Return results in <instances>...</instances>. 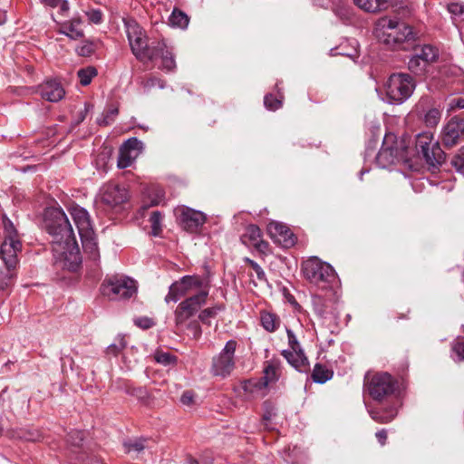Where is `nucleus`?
Instances as JSON below:
<instances>
[{"instance_id": "f257e3e1", "label": "nucleus", "mask_w": 464, "mask_h": 464, "mask_svg": "<svg viewBox=\"0 0 464 464\" xmlns=\"http://www.w3.org/2000/svg\"><path fill=\"white\" fill-rule=\"evenodd\" d=\"M46 215L45 227L53 237L55 264L63 269L76 271L82 263V256L66 214L61 208H53Z\"/></svg>"}, {"instance_id": "f03ea898", "label": "nucleus", "mask_w": 464, "mask_h": 464, "mask_svg": "<svg viewBox=\"0 0 464 464\" xmlns=\"http://www.w3.org/2000/svg\"><path fill=\"white\" fill-rule=\"evenodd\" d=\"M374 34L380 42L394 49L414 39V33L410 25L386 16L376 23Z\"/></svg>"}, {"instance_id": "7ed1b4c3", "label": "nucleus", "mask_w": 464, "mask_h": 464, "mask_svg": "<svg viewBox=\"0 0 464 464\" xmlns=\"http://www.w3.org/2000/svg\"><path fill=\"white\" fill-rule=\"evenodd\" d=\"M127 38L132 53L140 60H154L152 46H149L144 30L132 18H123Z\"/></svg>"}, {"instance_id": "20e7f679", "label": "nucleus", "mask_w": 464, "mask_h": 464, "mask_svg": "<svg viewBox=\"0 0 464 464\" xmlns=\"http://www.w3.org/2000/svg\"><path fill=\"white\" fill-rule=\"evenodd\" d=\"M415 89L413 78L407 73H393L385 83L386 101L401 104L408 100Z\"/></svg>"}, {"instance_id": "39448f33", "label": "nucleus", "mask_w": 464, "mask_h": 464, "mask_svg": "<svg viewBox=\"0 0 464 464\" xmlns=\"http://www.w3.org/2000/svg\"><path fill=\"white\" fill-rule=\"evenodd\" d=\"M3 224L5 240L0 247V257L10 269L17 263V253L21 251L22 244L13 223L5 216L3 217Z\"/></svg>"}, {"instance_id": "423d86ee", "label": "nucleus", "mask_w": 464, "mask_h": 464, "mask_svg": "<svg viewBox=\"0 0 464 464\" xmlns=\"http://www.w3.org/2000/svg\"><path fill=\"white\" fill-rule=\"evenodd\" d=\"M203 289H208V282L198 276H184L179 280L175 281L169 288V293L165 296V302H178L181 297L194 292H199Z\"/></svg>"}, {"instance_id": "0eeeda50", "label": "nucleus", "mask_w": 464, "mask_h": 464, "mask_svg": "<svg viewBox=\"0 0 464 464\" xmlns=\"http://www.w3.org/2000/svg\"><path fill=\"white\" fill-rule=\"evenodd\" d=\"M406 147L402 140H397L392 133L386 134L382 146L376 156V162L381 168H387L406 159Z\"/></svg>"}, {"instance_id": "6e6552de", "label": "nucleus", "mask_w": 464, "mask_h": 464, "mask_svg": "<svg viewBox=\"0 0 464 464\" xmlns=\"http://www.w3.org/2000/svg\"><path fill=\"white\" fill-rule=\"evenodd\" d=\"M208 295V289H203L179 304L174 312L175 325L178 329L185 325L188 319L200 310L207 303Z\"/></svg>"}, {"instance_id": "1a4fd4ad", "label": "nucleus", "mask_w": 464, "mask_h": 464, "mask_svg": "<svg viewBox=\"0 0 464 464\" xmlns=\"http://www.w3.org/2000/svg\"><path fill=\"white\" fill-rule=\"evenodd\" d=\"M102 294L111 299H127L137 292V283L124 276H112L102 285Z\"/></svg>"}, {"instance_id": "9d476101", "label": "nucleus", "mask_w": 464, "mask_h": 464, "mask_svg": "<svg viewBox=\"0 0 464 464\" xmlns=\"http://www.w3.org/2000/svg\"><path fill=\"white\" fill-rule=\"evenodd\" d=\"M302 271L304 277L312 284L319 285L322 283H329L335 277V273L331 265L323 262L316 256H312L302 264Z\"/></svg>"}, {"instance_id": "9b49d317", "label": "nucleus", "mask_w": 464, "mask_h": 464, "mask_svg": "<svg viewBox=\"0 0 464 464\" xmlns=\"http://www.w3.org/2000/svg\"><path fill=\"white\" fill-rule=\"evenodd\" d=\"M416 149L422 153L427 164L430 167H438L445 160V153L438 141L433 142V135L430 131H424L417 136Z\"/></svg>"}, {"instance_id": "f8f14e48", "label": "nucleus", "mask_w": 464, "mask_h": 464, "mask_svg": "<svg viewBox=\"0 0 464 464\" xmlns=\"http://www.w3.org/2000/svg\"><path fill=\"white\" fill-rule=\"evenodd\" d=\"M237 343L235 340L226 343L222 351L213 358L211 372L216 376L227 377L235 368V352Z\"/></svg>"}, {"instance_id": "ddd939ff", "label": "nucleus", "mask_w": 464, "mask_h": 464, "mask_svg": "<svg viewBox=\"0 0 464 464\" xmlns=\"http://www.w3.org/2000/svg\"><path fill=\"white\" fill-rule=\"evenodd\" d=\"M367 390L372 399L382 401L393 393L395 382L387 372L376 373L367 382Z\"/></svg>"}, {"instance_id": "4468645a", "label": "nucleus", "mask_w": 464, "mask_h": 464, "mask_svg": "<svg viewBox=\"0 0 464 464\" xmlns=\"http://www.w3.org/2000/svg\"><path fill=\"white\" fill-rule=\"evenodd\" d=\"M175 215L180 225L189 232H195L206 221L204 213L185 206L178 207Z\"/></svg>"}, {"instance_id": "2eb2a0df", "label": "nucleus", "mask_w": 464, "mask_h": 464, "mask_svg": "<svg viewBox=\"0 0 464 464\" xmlns=\"http://www.w3.org/2000/svg\"><path fill=\"white\" fill-rule=\"evenodd\" d=\"M464 136V119L455 116L442 128L440 139L445 147L455 146Z\"/></svg>"}, {"instance_id": "dca6fc26", "label": "nucleus", "mask_w": 464, "mask_h": 464, "mask_svg": "<svg viewBox=\"0 0 464 464\" xmlns=\"http://www.w3.org/2000/svg\"><path fill=\"white\" fill-rule=\"evenodd\" d=\"M143 149V143L137 138L127 140L120 148L117 165L120 169L130 167Z\"/></svg>"}, {"instance_id": "f3484780", "label": "nucleus", "mask_w": 464, "mask_h": 464, "mask_svg": "<svg viewBox=\"0 0 464 464\" xmlns=\"http://www.w3.org/2000/svg\"><path fill=\"white\" fill-rule=\"evenodd\" d=\"M270 237L283 247L288 248L295 245V237L290 228L283 223L272 221L267 226Z\"/></svg>"}, {"instance_id": "a211bd4d", "label": "nucleus", "mask_w": 464, "mask_h": 464, "mask_svg": "<svg viewBox=\"0 0 464 464\" xmlns=\"http://www.w3.org/2000/svg\"><path fill=\"white\" fill-rule=\"evenodd\" d=\"M101 198L104 204L110 207H116L127 200L128 192L123 187L107 184L102 189Z\"/></svg>"}, {"instance_id": "6ab92c4d", "label": "nucleus", "mask_w": 464, "mask_h": 464, "mask_svg": "<svg viewBox=\"0 0 464 464\" xmlns=\"http://www.w3.org/2000/svg\"><path fill=\"white\" fill-rule=\"evenodd\" d=\"M241 240L245 245L253 246L263 253L268 248V244L262 239L260 228L256 225H250L246 228L245 233L241 237Z\"/></svg>"}, {"instance_id": "aec40b11", "label": "nucleus", "mask_w": 464, "mask_h": 464, "mask_svg": "<svg viewBox=\"0 0 464 464\" xmlns=\"http://www.w3.org/2000/svg\"><path fill=\"white\" fill-rule=\"evenodd\" d=\"M70 215L78 228L79 235L92 231V226L88 212L78 205H72L69 208Z\"/></svg>"}, {"instance_id": "412c9836", "label": "nucleus", "mask_w": 464, "mask_h": 464, "mask_svg": "<svg viewBox=\"0 0 464 464\" xmlns=\"http://www.w3.org/2000/svg\"><path fill=\"white\" fill-rule=\"evenodd\" d=\"M41 96L48 102H57L65 94L63 86L56 81H46L40 86Z\"/></svg>"}, {"instance_id": "4be33fe9", "label": "nucleus", "mask_w": 464, "mask_h": 464, "mask_svg": "<svg viewBox=\"0 0 464 464\" xmlns=\"http://www.w3.org/2000/svg\"><path fill=\"white\" fill-rule=\"evenodd\" d=\"M242 389L248 399L264 398L268 393V387L261 379L245 381Z\"/></svg>"}, {"instance_id": "5701e85b", "label": "nucleus", "mask_w": 464, "mask_h": 464, "mask_svg": "<svg viewBox=\"0 0 464 464\" xmlns=\"http://www.w3.org/2000/svg\"><path fill=\"white\" fill-rule=\"evenodd\" d=\"M281 374V363L278 359H271L266 362L264 368V376L260 378L266 385L275 383L278 381Z\"/></svg>"}, {"instance_id": "b1692460", "label": "nucleus", "mask_w": 464, "mask_h": 464, "mask_svg": "<svg viewBox=\"0 0 464 464\" xmlns=\"http://www.w3.org/2000/svg\"><path fill=\"white\" fill-rule=\"evenodd\" d=\"M83 250L89 255L92 260H97L100 257L98 244L94 231H87L86 233L80 234Z\"/></svg>"}, {"instance_id": "393cba45", "label": "nucleus", "mask_w": 464, "mask_h": 464, "mask_svg": "<svg viewBox=\"0 0 464 464\" xmlns=\"http://www.w3.org/2000/svg\"><path fill=\"white\" fill-rule=\"evenodd\" d=\"M152 50L156 53L154 59L158 57L161 58L162 69L171 71L176 67V63L173 54L167 49L164 42H158V44L155 46H152Z\"/></svg>"}, {"instance_id": "a878e982", "label": "nucleus", "mask_w": 464, "mask_h": 464, "mask_svg": "<svg viewBox=\"0 0 464 464\" xmlns=\"http://www.w3.org/2000/svg\"><path fill=\"white\" fill-rule=\"evenodd\" d=\"M360 9L368 13L382 12L389 8L392 0H353Z\"/></svg>"}, {"instance_id": "bb28decb", "label": "nucleus", "mask_w": 464, "mask_h": 464, "mask_svg": "<svg viewBox=\"0 0 464 464\" xmlns=\"http://www.w3.org/2000/svg\"><path fill=\"white\" fill-rule=\"evenodd\" d=\"M283 356L287 360V362L297 371L299 372H306L308 369V361L307 358L304 355L302 351H283Z\"/></svg>"}, {"instance_id": "cd10ccee", "label": "nucleus", "mask_w": 464, "mask_h": 464, "mask_svg": "<svg viewBox=\"0 0 464 464\" xmlns=\"http://www.w3.org/2000/svg\"><path fill=\"white\" fill-rule=\"evenodd\" d=\"M369 413L376 422L389 423L396 417L398 409L392 406L384 410H371Z\"/></svg>"}, {"instance_id": "c85d7f7f", "label": "nucleus", "mask_w": 464, "mask_h": 464, "mask_svg": "<svg viewBox=\"0 0 464 464\" xmlns=\"http://www.w3.org/2000/svg\"><path fill=\"white\" fill-rule=\"evenodd\" d=\"M260 321H261L262 326L267 332H270V333L275 332L280 324V320H279L278 316L276 314L267 312V311L261 312Z\"/></svg>"}, {"instance_id": "c756f323", "label": "nucleus", "mask_w": 464, "mask_h": 464, "mask_svg": "<svg viewBox=\"0 0 464 464\" xmlns=\"http://www.w3.org/2000/svg\"><path fill=\"white\" fill-rule=\"evenodd\" d=\"M169 24L173 27L185 29L188 27L189 23L188 16L179 9H174L169 16Z\"/></svg>"}, {"instance_id": "7c9ffc66", "label": "nucleus", "mask_w": 464, "mask_h": 464, "mask_svg": "<svg viewBox=\"0 0 464 464\" xmlns=\"http://www.w3.org/2000/svg\"><path fill=\"white\" fill-rule=\"evenodd\" d=\"M332 377V371H330L328 368L321 364H315L312 372V378L314 382L324 383L327 381H329Z\"/></svg>"}, {"instance_id": "2f4dec72", "label": "nucleus", "mask_w": 464, "mask_h": 464, "mask_svg": "<svg viewBox=\"0 0 464 464\" xmlns=\"http://www.w3.org/2000/svg\"><path fill=\"white\" fill-rule=\"evenodd\" d=\"M416 55L422 60L426 65L436 61L439 56L438 50L431 45H424Z\"/></svg>"}, {"instance_id": "473e14b6", "label": "nucleus", "mask_w": 464, "mask_h": 464, "mask_svg": "<svg viewBox=\"0 0 464 464\" xmlns=\"http://www.w3.org/2000/svg\"><path fill=\"white\" fill-rule=\"evenodd\" d=\"M82 85L86 86L91 83L92 78L97 75V70L92 66L81 69L77 72Z\"/></svg>"}, {"instance_id": "72a5a7b5", "label": "nucleus", "mask_w": 464, "mask_h": 464, "mask_svg": "<svg viewBox=\"0 0 464 464\" xmlns=\"http://www.w3.org/2000/svg\"><path fill=\"white\" fill-rule=\"evenodd\" d=\"M60 32L72 40H77L83 36L82 30L69 22L63 24V28Z\"/></svg>"}, {"instance_id": "f704fd0d", "label": "nucleus", "mask_w": 464, "mask_h": 464, "mask_svg": "<svg viewBox=\"0 0 464 464\" xmlns=\"http://www.w3.org/2000/svg\"><path fill=\"white\" fill-rule=\"evenodd\" d=\"M451 357L455 361H464V338H457L451 346Z\"/></svg>"}, {"instance_id": "c9c22d12", "label": "nucleus", "mask_w": 464, "mask_h": 464, "mask_svg": "<svg viewBox=\"0 0 464 464\" xmlns=\"http://www.w3.org/2000/svg\"><path fill=\"white\" fill-rule=\"evenodd\" d=\"M222 310L220 305H216L213 307H208L202 310L198 314V319L206 324H210V319L214 318L219 311Z\"/></svg>"}, {"instance_id": "e433bc0d", "label": "nucleus", "mask_w": 464, "mask_h": 464, "mask_svg": "<svg viewBox=\"0 0 464 464\" xmlns=\"http://www.w3.org/2000/svg\"><path fill=\"white\" fill-rule=\"evenodd\" d=\"M441 117V112L436 108L430 109L424 115V122L429 127L436 126Z\"/></svg>"}, {"instance_id": "4c0bfd02", "label": "nucleus", "mask_w": 464, "mask_h": 464, "mask_svg": "<svg viewBox=\"0 0 464 464\" xmlns=\"http://www.w3.org/2000/svg\"><path fill=\"white\" fill-rule=\"evenodd\" d=\"M165 193L160 188H152L148 192L150 206L160 205L164 199Z\"/></svg>"}, {"instance_id": "58836bf2", "label": "nucleus", "mask_w": 464, "mask_h": 464, "mask_svg": "<svg viewBox=\"0 0 464 464\" xmlns=\"http://www.w3.org/2000/svg\"><path fill=\"white\" fill-rule=\"evenodd\" d=\"M150 221L151 224V233L154 237L160 236L161 232V221H162V216L160 211H154L152 212Z\"/></svg>"}, {"instance_id": "ea45409f", "label": "nucleus", "mask_w": 464, "mask_h": 464, "mask_svg": "<svg viewBox=\"0 0 464 464\" xmlns=\"http://www.w3.org/2000/svg\"><path fill=\"white\" fill-rule=\"evenodd\" d=\"M426 63L416 54L410 58L408 62L409 69L414 73H421L426 69Z\"/></svg>"}, {"instance_id": "a19ab883", "label": "nucleus", "mask_w": 464, "mask_h": 464, "mask_svg": "<svg viewBox=\"0 0 464 464\" xmlns=\"http://www.w3.org/2000/svg\"><path fill=\"white\" fill-rule=\"evenodd\" d=\"M244 260L246 263L249 264L251 268L254 270L259 283H266L267 282L265 271L256 262L253 261L252 259H250L248 257H246Z\"/></svg>"}, {"instance_id": "79ce46f5", "label": "nucleus", "mask_w": 464, "mask_h": 464, "mask_svg": "<svg viewBox=\"0 0 464 464\" xmlns=\"http://www.w3.org/2000/svg\"><path fill=\"white\" fill-rule=\"evenodd\" d=\"M125 450L129 453L136 452L140 453L145 449L144 440H134L124 442Z\"/></svg>"}, {"instance_id": "37998d69", "label": "nucleus", "mask_w": 464, "mask_h": 464, "mask_svg": "<svg viewBox=\"0 0 464 464\" xmlns=\"http://www.w3.org/2000/svg\"><path fill=\"white\" fill-rule=\"evenodd\" d=\"M451 164L457 171L464 172V147L453 157Z\"/></svg>"}, {"instance_id": "c03bdc74", "label": "nucleus", "mask_w": 464, "mask_h": 464, "mask_svg": "<svg viewBox=\"0 0 464 464\" xmlns=\"http://www.w3.org/2000/svg\"><path fill=\"white\" fill-rule=\"evenodd\" d=\"M155 360L157 362L163 365H170L176 362V357L169 353H157L155 354Z\"/></svg>"}, {"instance_id": "a18cd8bd", "label": "nucleus", "mask_w": 464, "mask_h": 464, "mask_svg": "<svg viewBox=\"0 0 464 464\" xmlns=\"http://www.w3.org/2000/svg\"><path fill=\"white\" fill-rule=\"evenodd\" d=\"M265 106L270 111H276L279 109L282 105V101L276 98H274L273 95L269 94L265 96L264 99Z\"/></svg>"}, {"instance_id": "49530a36", "label": "nucleus", "mask_w": 464, "mask_h": 464, "mask_svg": "<svg viewBox=\"0 0 464 464\" xmlns=\"http://www.w3.org/2000/svg\"><path fill=\"white\" fill-rule=\"evenodd\" d=\"M126 347V342L123 338H120L117 343H112L107 347V353L116 356Z\"/></svg>"}, {"instance_id": "de8ad7c7", "label": "nucleus", "mask_w": 464, "mask_h": 464, "mask_svg": "<svg viewBox=\"0 0 464 464\" xmlns=\"http://www.w3.org/2000/svg\"><path fill=\"white\" fill-rule=\"evenodd\" d=\"M84 439V433L81 430H72L68 435V441L75 447H79Z\"/></svg>"}, {"instance_id": "09e8293b", "label": "nucleus", "mask_w": 464, "mask_h": 464, "mask_svg": "<svg viewBox=\"0 0 464 464\" xmlns=\"http://www.w3.org/2000/svg\"><path fill=\"white\" fill-rule=\"evenodd\" d=\"M448 11L453 15L464 16V4L459 2L450 3L447 6Z\"/></svg>"}, {"instance_id": "8fccbe9b", "label": "nucleus", "mask_w": 464, "mask_h": 464, "mask_svg": "<svg viewBox=\"0 0 464 464\" xmlns=\"http://www.w3.org/2000/svg\"><path fill=\"white\" fill-rule=\"evenodd\" d=\"M134 324L141 329H150L154 325L153 320L146 316L135 318Z\"/></svg>"}, {"instance_id": "3c124183", "label": "nucleus", "mask_w": 464, "mask_h": 464, "mask_svg": "<svg viewBox=\"0 0 464 464\" xmlns=\"http://www.w3.org/2000/svg\"><path fill=\"white\" fill-rule=\"evenodd\" d=\"M44 5L51 7H56L61 4V11L67 12L69 10V4L66 0H41Z\"/></svg>"}, {"instance_id": "603ef678", "label": "nucleus", "mask_w": 464, "mask_h": 464, "mask_svg": "<svg viewBox=\"0 0 464 464\" xmlns=\"http://www.w3.org/2000/svg\"><path fill=\"white\" fill-rule=\"evenodd\" d=\"M86 15L88 16L89 20L95 24H99L102 21V14L98 9H92L89 12H86Z\"/></svg>"}, {"instance_id": "864d4df0", "label": "nucleus", "mask_w": 464, "mask_h": 464, "mask_svg": "<svg viewBox=\"0 0 464 464\" xmlns=\"http://www.w3.org/2000/svg\"><path fill=\"white\" fill-rule=\"evenodd\" d=\"M286 333H287V337H288V343H289V345L291 346V348L293 349V352L301 351L297 338L295 335V334L293 333V331L287 329Z\"/></svg>"}, {"instance_id": "5fc2aeb1", "label": "nucleus", "mask_w": 464, "mask_h": 464, "mask_svg": "<svg viewBox=\"0 0 464 464\" xmlns=\"http://www.w3.org/2000/svg\"><path fill=\"white\" fill-rule=\"evenodd\" d=\"M194 393L190 391H186L183 392L181 398H180V401L182 402V404L186 405V406H190L194 403Z\"/></svg>"}, {"instance_id": "6e6d98bb", "label": "nucleus", "mask_w": 464, "mask_h": 464, "mask_svg": "<svg viewBox=\"0 0 464 464\" xmlns=\"http://www.w3.org/2000/svg\"><path fill=\"white\" fill-rule=\"evenodd\" d=\"M118 114V109L117 108H113V109H110L105 116H104V119L102 120V122H100L101 124H104V125H108L111 123V121L113 120V118Z\"/></svg>"}, {"instance_id": "4d7b16f0", "label": "nucleus", "mask_w": 464, "mask_h": 464, "mask_svg": "<svg viewBox=\"0 0 464 464\" xmlns=\"http://www.w3.org/2000/svg\"><path fill=\"white\" fill-rule=\"evenodd\" d=\"M188 328H189L192 331L193 337L195 339L199 338V336L201 335V329H200V326L198 325V324L197 322L189 323L188 324Z\"/></svg>"}, {"instance_id": "13d9d810", "label": "nucleus", "mask_w": 464, "mask_h": 464, "mask_svg": "<svg viewBox=\"0 0 464 464\" xmlns=\"http://www.w3.org/2000/svg\"><path fill=\"white\" fill-rule=\"evenodd\" d=\"M375 437L382 446L385 445L387 440V430L382 429L375 433Z\"/></svg>"}, {"instance_id": "bf43d9fd", "label": "nucleus", "mask_w": 464, "mask_h": 464, "mask_svg": "<svg viewBox=\"0 0 464 464\" xmlns=\"http://www.w3.org/2000/svg\"><path fill=\"white\" fill-rule=\"evenodd\" d=\"M335 13L342 19H347L349 17V10L345 7L336 8Z\"/></svg>"}, {"instance_id": "052dcab7", "label": "nucleus", "mask_w": 464, "mask_h": 464, "mask_svg": "<svg viewBox=\"0 0 464 464\" xmlns=\"http://www.w3.org/2000/svg\"><path fill=\"white\" fill-rule=\"evenodd\" d=\"M81 464H102V460L96 457L87 458Z\"/></svg>"}, {"instance_id": "680f3d73", "label": "nucleus", "mask_w": 464, "mask_h": 464, "mask_svg": "<svg viewBox=\"0 0 464 464\" xmlns=\"http://www.w3.org/2000/svg\"><path fill=\"white\" fill-rule=\"evenodd\" d=\"M452 103L455 107L459 109H464V99L463 98H457L452 101Z\"/></svg>"}, {"instance_id": "e2e57ef3", "label": "nucleus", "mask_w": 464, "mask_h": 464, "mask_svg": "<svg viewBox=\"0 0 464 464\" xmlns=\"http://www.w3.org/2000/svg\"><path fill=\"white\" fill-rule=\"evenodd\" d=\"M90 52H91V50H90V47H89V46H83V47H82V48H81V50L79 51V53H80L81 55H85V54L89 53Z\"/></svg>"}, {"instance_id": "0e129e2a", "label": "nucleus", "mask_w": 464, "mask_h": 464, "mask_svg": "<svg viewBox=\"0 0 464 464\" xmlns=\"http://www.w3.org/2000/svg\"><path fill=\"white\" fill-rule=\"evenodd\" d=\"M69 23L72 24V25H75L76 27L80 28L79 26H80L82 21L79 18H73L71 21H69Z\"/></svg>"}, {"instance_id": "69168bd1", "label": "nucleus", "mask_w": 464, "mask_h": 464, "mask_svg": "<svg viewBox=\"0 0 464 464\" xmlns=\"http://www.w3.org/2000/svg\"><path fill=\"white\" fill-rule=\"evenodd\" d=\"M156 82L159 83L160 87V88H163V84L160 83V82L157 79H150L149 82H148V84L150 85V86H154Z\"/></svg>"}, {"instance_id": "338daca9", "label": "nucleus", "mask_w": 464, "mask_h": 464, "mask_svg": "<svg viewBox=\"0 0 464 464\" xmlns=\"http://www.w3.org/2000/svg\"><path fill=\"white\" fill-rule=\"evenodd\" d=\"M6 20L5 13L0 10V24H3Z\"/></svg>"}, {"instance_id": "774afa93", "label": "nucleus", "mask_w": 464, "mask_h": 464, "mask_svg": "<svg viewBox=\"0 0 464 464\" xmlns=\"http://www.w3.org/2000/svg\"><path fill=\"white\" fill-rule=\"evenodd\" d=\"M269 418H270V417H269L268 415H266V414H265V415H264V419H265V420H268Z\"/></svg>"}]
</instances>
